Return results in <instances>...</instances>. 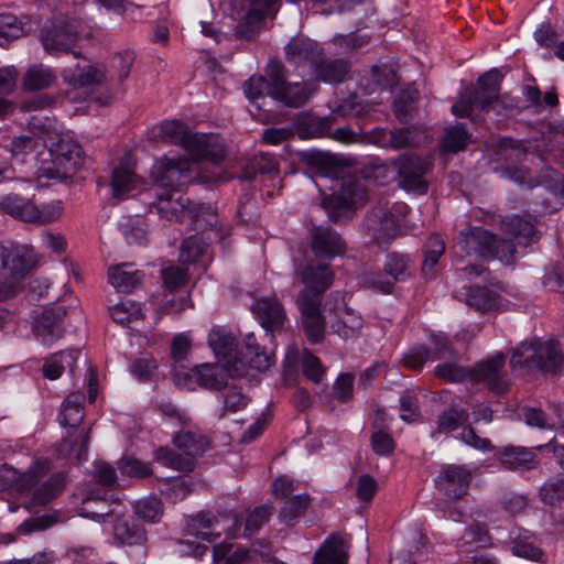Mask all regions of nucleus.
<instances>
[{"label": "nucleus", "instance_id": "nucleus-1", "mask_svg": "<svg viewBox=\"0 0 564 564\" xmlns=\"http://www.w3.org/2000/svg\"><path fill=\"white\" fill-rule=\"evenodd\" d=\"M243 91L258 109L265 105L267 97L285 107L299 108L307 102L313 89L307 83L286 80V69L279 61H270L265 76H252L243 85Z\"/></svg>", "mask_w": 564, "mask_h": 564}, {"label": "nucleus", "instance_id": "nucleus-2", "mask_svg": "<svg viewBox=\"0 0 564 564\" xmlns=\"http://www.w3.org/2000/svg\"><path fill=\"white\" fill-rule=\"evenodd\" d=\"M208 345L231 377H243L250 370L264 371L271 367V356L260 347L252 333L245 336L243 348L239 349L230 332L216 326L208 334Z\"/></svg>", "mask_w": 564, "mask_h": 564}, {"label": "nucleus", "instance_id": "nucleus-3", "mask_svg": "<svg viewBox=\"0 0 564 564\" xmlns=\"http://www.w3.org/2000/svg\"><path fill=\"white\" fill-rule=\"evenodd\" d=\"M453 253L456 264L465 258H474L475 260L498 259L505 264H511L516 259V248L510 241L499 239L482 227H470L462 230L453 247Z\"/></svg>", "mask_w": 564, "mask_h": 564}, {"label": "nucleus", "instance_id": "nucleus-4", "mask_svg": "<svg viewBox=\"0 0 564 564\" xmlns=\"http://www.w3.org/2000/svg\"><path fill=\"white\" fill-rule=\"evenodd\" d=\"M36 262L34 251L28 246L0 243V302L20 293Z\"/></svg>", "mask_w": 564, "mask_h": 564}, {"label": "nucleus", "instance_id": "nucleus-5", "mask_svg": "<svg viewBox=\"0 0 564 564\" xmlns=\"http://www.w3.org/2000/svg\"><path fill=\"white\" fill-rule=\"evenodd\" d=\"M563 356L553 340L523 341L512 352L510 367L512 370L531 372H555L562 365Z\"/></svg>", "mask_w": 564, "mask_h": 564}, {"label": "nucleus", "instance_id": "nucleus-6", "mask_svg": "<svg viewBox=\"0 0 564 564\" xmlns=\"http://www.w3.org/2000/svg\"><path fill=\"white\" fill-rule=\"evenodd\" d=\"M501 74L497 69L484 74L478 79V88L466 87L462 90L458 101L452 106V112L457 117H469L474 106L488 110L499 104Z\"/></svg>", "mask_w": 564, "mask_h": 564}, {"label": "nucleus", "instance_id": "nucleus-7", "mask_svg": "<svg viewBox=\"0 0 564 564\" xmlns=\"http://www.w3.org/2000/svg\"><path fill=\"white\" fill-rule=\"evenodd\" d=\"M366 189L360 182L352 177H344L338 191L334 189L330 197L322 200L328 218L334 223L348 220L352 210L366 200Z\"/></svg>", "mask_w": 564, "mask_h": 564}, {"label": "nucleus", "instance_id": "nucleus-8", "mask_svg": "<svg viewBox=\"0 0 564 564\" xmlns=\"http://www.w3.org/2000/svg\"><path fill=\"white\" fill-rule=\"evenodd\" d=\"M156 196L154 207L161 217L169 220L183 221L185 218H189L198 223L205 214L208 216L207 224H213L215 219L210 206H191L189 198L181 192H158Z\"/></svg>", "mask_w": 564, "mask_h": 564}, {"label": "nucleus", "instance_id": "nucleus-9", "mask_svg": "<svg viewBox=\"0 0 564 564\" xmlns=\"http://www.w3.org/2000/svg\"><path fill=\"white\" fill-rule=\"evenodd\" d=\"M150 174L158 192L178 193L191 181V162L184 158H163L153 164Z\"/></svg>", "mask_w": 564, "mask_h": 564}, {"label": "nucleus", "instance_id": "nucleus-10", "mask_svg": "<svg viewBox=\"0 0 564 564\" xmlns=\"http://www.w3.org/2000/svg\"><path fill=\"white\" fill-rule=\"evenodd\" d=\"M391 165L398 173L401 188L420 194L426 193L427 182L424 177L432 167L430 159L415 154H402L391 160Z\"/></svg>", "mask_w": 564, "mask_h": 564}, {"label": "nucleus", "instance_id": "nucleus-11", "mask_svg": "<svg viewBox=\"0 0 564 564\" xmlns=\"http://www.w3.org/2000/svg\"><path fill=\"white\" fill-rule=\"evenodd\" d=\"M80 153L77 144L61 141L55 150L50 151L51 163L41 167L42 176L56 181L66 180L82 165Z\"/></svg>", "mask_w": 564, "mask_h": 564}, {"label": "nucleus", "instance_id": "nucleus-12", "mask_svg": "<svg viewBox=\"0 0 564 564\" xmlns=\"http://www.w3.org/2000/svg\"><path fill=\"white\" fill-rule=\"evenodd\" d=\"M80 153L77 144L61 141L55 150L50 151L51 163L41 167L42 176L56 181L66 180L82 165Z\"/></svg>", "mask_w": 564, "mask_h": 564}, {"label": "nucleus", "instance_id": "nucleus-13", "mask_svg": "<svg viewBox=\"0 0 564 564\" xmlns=\"http://www.w3.org/2000/svg\"><path fill=\"white\" fill-rule=\"evenodd\" d=\"M106 496L105 490L86 492L79 508V516L100 522L104 531H109V525L115 522V519L123 517V507L119 502L108 503Z\"/></svg>", "mask_w": 564, "mask_h": 564}, {"label": "nucleus", "instance_id": "nucleus-14", "mask_svg": "<svg viewBox=\"0 0 564 564\" xmlns=\"http://www.w3.org/2000/svg\"><path fill=\"white\" fill-rule=\"evenodd\" d=\"M78 20H56L42 32L44 48L51 54L67 53L80 33Z\"/></svg>", "mask_w": 564, "mask_h": 564}, {"label": "nucleus", "instance_id": "nucleus-15", "mask_svg": "<svg viewBox=\"0 0 564 564\" xmlns=\"http://www.w3.org/2000/svg\"><path fill=\"white\" fill-rule=\"evenodd\" d=\"M296 303L306 338L312 344L319 343L324 338L325 322L321 314L322 301L318 294L301 291Z\"/></svg>", "mask_w": 564, "mask_h": 564}, {"label": "nucleus", "instance_id": "nucleus-16", "mask_svg": "<svg viewBox=\"0 0 564 564\" xmlns=\"http://www.w3.org/2000/svg\"><path fill=\"white\" fill-rule=\"evenodd\" d=\"M227 375L224 364L205 362L195 366L189 372L175 371L174 379L177 384L192 388L193 383L208 390H219L226 384Z\"/></svg>", "mask_w": 564, "mask_h": 564}, {"label": "nucleus", "instance_id": "nucleus-17", "mask_svg": "<svg viewBox=\"0 0 564 564\" xmlns=\"http://www.w3.org/2000/svg\"><path fill=\"white\" fill-rule=\"evenodd\" d=\"M503 366L505 356L500 352L496 354L471 370V382L484 383L490 391L498 394L506 392L510 381Z\"/></svg>", "mask_w": 564, "mask_h": 564}, {"label": "nucleus", "instance_id": "nucleus-18", "mask_svg": "<svg viewBox=\"0 0 564 564\" xmlns=\"http://www.w3.org/2000/svg\"><path fill=\"white\" fill-rule=\"evenodd\" d=\"M310 245L314 256L325 260L343 256L347 248L341 236L328 226H313L310 230Z\"/></svg>", "mask_w": 564, "mask_h": 564}, {"label": "nucleus", "instance_id": "nucleus-19", "mask_svg": "<svg viewBox=\"0 0 564 564\" xmlns=\"http://www.w3.org/2000/svg\"><path fill=\"white\" fill-rule=\"evenodd\" d=\"M66 315L67 310L63 305L45 310L33 323V333L36 339L45 346L59 339L65 332Z\"/></svg>", "mask_w": 564, "mask_h": 564}, {"label": "nucleus", "instance_id": "nucleus-20", "mask_svg": "<svg viewBox=\"0 0 564 564\" xmlns=\"http://www.w3.org/2000/svg\"><path fill=\"white\" fill-rule=\"evenodd\" d=\"M473 477V470L464 465H446L435 478V484L444 495L458 499L467 495Z\"/></svg>", "mask_w": 564, "mask_h": 564}, {"label": "nucleus", "instance_id": "nucleus-21", "mask_svg": "<svg viewBox=\"0 0 564 564\" xmlns=\"http://www.w3.org/2000/svg\"><path fill=\"white\" fill-rule=\"evenodd\" d=\"M294 274L305 285L302 291L317 293L321 300L323 292L332 285L334 279V273L328 264L313 261L295 264Z\"/></svg>", "mask_w": 564, "mask_h": 564}, {"label": "nucleus", "instance_id": "nucleus-22", "mask_svg": "<svg viewBox=\"0 0 564 564\" xmlns=\"http://www.w3.org/2000/svg\"><path fill=\"white\" fill-rule=\"evenodd\" d=\"M318 43L307 37H294L285 46L286 62L295 67H307L313 72L322 61Z\"/></svg>", "mask_w": 564, "mask_h": 564}, {"label": "nucleus", "instance_id": "nucleus-23", "mask_svg": "<svg viewBox=\"0 0 564 564\" xmlns=\"http://www.w3.org/2000/svg\"><path fill=\"white\" fill-rule=\"evenodd\" d=\"M369 141L380 148L401 150L417 144V130L415 128H376L369 134Z\"/></svg>", "mask_w": 564, "mask_h": 564}, {"label": "nucleus", "instance_id": "nucleus-24", "mask_svg": "<svg viewBox=\"0 0 564 564\" xmlns=\"http://www.w3.org/2000/svg\"><path fill=\"white\" fill-rule=\"evenodd\" d=\"M64 80L75 88H84L100 84L106 74L86 58L78 59L75 64L65 67L62 72Z\"/></svg>", "mask_w": 564, "mask_h": 564}, {"label": "nucleus", "instance_id": "nucleus-25", "mask_svg": "<svg viewBox=\"0 0 564 564\" xmlns=\"http://www.w3.org/2000/svg\"><path fill=\"white\" fill-rule=\"evenodd\" d=\"M181 145L195 159H208L217 162L224 156V148L213 135L192 133L187 130Z\"/></svg>", "mask_w": 564, "mask_h": 564}, {"label": "nucleus", "instance_id": "nucleus-26", "mask_svg": "<svg viewBox=\"0 0 564 564\" xmlns=\"http://www.w3.org/2000/svg\"><path fill=\"white\" fill-rule=\"evenodd\" d=\"M368 234L378 242L384 243L395 237L399 230L398 219L383 208L373 210L366 217Z\"/></svg>", "mask_w": 564, "mask_h": 564}, {"label": "nucleus", "instance_id": "nucleus-27", "mask_svg": "<svg viewBox=\"0 0 564 564\" xmlns=\"http://www.w3.org/2000/svg\"><path fill=\"white\" fill-rule=\"evenodd\" d=\"M348 546L339 533L330 534L315 552L313 564H346Z\"/></svg>", "mask_w": 564, "mask_h": 564}, {"label": "nucleus", "instance_id": "nucleus-28", "mask_svg": "<svg viewBox=\"0 0 564 564\" xmlns=\"http://www.w3.org/2000/svg\"><path fill=\"white\" fill-rule=\"evenodd\" d=\"M0 212L24 223H32L37 216L36 205L29 198L10 193L0 197Z\"/></svg>", "mask_w": 564, "mask_h": 564}, {"label": "nucleus", "instance_id": "nucleus-29", "mask_svg": "<svg viewBox=\"0 0 564 564\" xmlns=\"http://www.w3.org/2000/svg\"><path fill=\"white\" fill-rule=\"evenodd\" d=\"M252 311L264 328H278L283 325L285 312L276 297H262L254 302Z\"/></svg>", "mask_w": 564, "mask_h": 564}, {"label": "nucleus", "instance_id": "nucleus-30", "mask_svg": "<svg viewBox=\"0 0 564 564\" xmlns=\"http://www.w3.org/2000/svg\"><path fill=\"white\" fill-rule=\"evenodd\" d=\"M140 181L134 173L132 164L126 160L115 167L111 175L112 196L122 199L126 195L137 188Z\"/></svg>", "mask_w": 564, "mask_h": 564}, {"label": "nucleus", "instance_id": "nucleus-31", "mask_svg": "<svg viewBox=\"0 0 564 564\" xmlns=\"http://www.w3.org/2000/svg\"><path fill=\"white\" fill-rule=\"evenodd\" d=\"M335 319L330 321V328L341 338L355 336L362 327V317L351 308L343 305L335 308Z\"/></svg>", "mask_w": 564, "mask_h": 564}, {"label": "nucleus", "instance_id": "nucleus-32", "mask_svg": "<svg viewBox=\"0 0 564 564\" xmlns=\"http://www.w3.org/2000/svg\"><path fill=\"white\" fill-rule=\"evenodd\" d=\"M142 278V273L130 263L111 267L108 271L110 284L123 293L133 291L141 283Z\"/></svg>", "mask_w": 564, "mask_h": 564}, {"label": "nucleus", "instance_id": "nucleus-33", "mask_svg": "<svg viewBox=\"0 0 564 564\" xmlns=\"http://www.w3.org/2000/svg\"><path fill=\"white\" fill-rule=\"evenodd\" d=\"M501 465L508 469H531L534 466L535 455L533 452L521 446H505L497 452Z\"/></svg>", "mask_w": 564, "mask_h": 564}, {"label": "nucleus", "instance_id": "nucleus-34", "mask_svg": "<svg viewBox=\"0 0 564 564\" xmlns=\"http://www.w3.org/2000/svg\"><path fill=\"white\" fill-rule=\"evenodd\" d=\"M84 401L85 395L80 392H73L66 397L59 414V422L63 426H79L84 417Z\"/></svg>", "mask_w": 564, "mask_h": 564}, {"label": "nucleus", "instance_id": "nucleus-35", "mask_svg": "<svg viewBox=\"0 0 564 564\" xmlns=\"http://www.w3.org/2000/svg\"><path fill=\"white\" fill-rule=\"evenodd\" d=\"M173 443L191 459L202 455L209 447V442L204 435L191 431L177 433L173 437Z\"/></svg>", "mask_w": 564, "mask_h": 564}, {"label": "nucleus", "instance_id": "nucleus-36", "mask_svg": "<svg viewBox=\"0 0 564 564\" xmlns=\"http://www.w3.org/2000/svg\"><path fill=\"white\" fill-rule=\"evenodd\" d=\"M217 520L207 513H199L192 518L186 525L187 533L196 539L213 542L220 536L216 530Z\"/></svg>", "mask_w": 564, "mask_h": 564}, {"label": "nucleus", "instance_id": "nucleus-37", "mask_svg": "<svg viewBox=\"0 0 564 564\" xmlns=\"http://www.w3.org/2000/svg\"><path fill=\"white\" fill-rule=\"evenodd\" d=\"M349 70V64L345 59H324L318 62L312 74L325 83H340Z\"/></svg>", "mask_w": 564, "mask_h": 564}, {"label": "nucleus", "instance_id": "nucleus-38", "mask_svg": "<svg viewBox=\"0 0 564 564\" xmlns=\"http://www.w3.org/2000/svg\"><path fill=\"white\" fill-rule=\"evenodd\" d=\"M464 302L476 312L492 311L498 305L497 294L486 288H469L464 294Z\"/></svg>", "mask_w": 564, "mask_h": 564}, {"label": "nucleus", "instance_id": "nucleus-39", "mask_svg": "<svg viewBox=\"0 0 564 564\" xmlns=\"http://www.w3.org/2000/svg\"><path fill=\"white\" fill-rule=\"evenodd\" d=\"M510 538L512 540V554L535 562L544 561V552L535 544L534 538L532 535L527 533H518L517 535H513L512 532Z\"/></svg>", "mask_w": 564, "mask_h": 564}, {"label": "nucleus", "instance_id": "nucleus-40", "mask_svg": "<svg viewBox=\"0 0 564 564\" xmlns=\"http://www.w3.org/2000/svg\"><path fill=\"white\" fill-rule=\"evenodd\" d=\"M118 545H134L145 540V533L137 525L130 527L129 523L120 517L109 525Z\"/></svg>", "mask_w": 564, "mask_h": 564}, {"label": "nucleus", "instance_id": "nucleus-41", "mask_svg": "<svg viewBox=\"0 0 564 564\" xmlns=\"http://www.w3.org/2000/svg\"><path fill=\"white\" fill-rule=\"evenodd\" d=\"M34 485V473L32 470L20 476L18 471L10 466L3 465L0 468V490L15 488L19 491H24L33 488Z\"/></svg>", "mask_w": 564, "mask_h": 564}, {"label": "nucleus", "instance_id": "nucleus-42", "mask_svg": "<svg viewBox=\"0 0 564 564\" xmlns=\"http://www.w3.org/2000/svg\"><path fill=\"white\" fill-rule=\"evenodd\" d=\"M135 55L132 51H123L115 54L109 62V80L123 83L130 75Z\"/></svg>", "mask_w": 564, "mask_h": 564}, {"label": "nucleus", "instance_id": "nucleus-43", "mask_svg": "<svg viewBox=\"0 0 564 564\" xmlns=\"http://www.w3.org/2000/svg\"><path fill=\"white\" fill-rule=\"evenodd\" d=\"M218 398L223 403L220 416H224L227 413L241 411L249 403V397L236 384L227 386Z\"/></svg>", "mask_w": 564, "mask_h": 564}, {"label": "nucleus", "instance_id": "nucleus-44", "mask_svg": "<svg viewBox=\"0 0 564 564\" xmlns=\"http://www.w3.org/2000/svg\"><path fill=\"white\" fill-rule=\"evenodd\" d=\"M470 141V134L462 123L445 129L442 140V149L444 152L457 153L463 151Z\"/></svg>", "mask_w": 564, "mask_h": 564}, {"label": "nucleus", "instance_id": "nucleus-45", "mask_svg": "<svg viewBox=\"0 0 564 564\" xmlns=\"http://www.w3.org/2000/svg\"><path fill=\"white\" fill-rule=\"evenodd\" d=\"M445 252V242L437 235H432L424 246L422 271L426 276H433L434 267Z\"/></svg>", "mask_w": 564, "mask_h": 564}, {"label": "nucleus", "instance_id": "nucleus-46", "mask_svg": "<svg viewBox=\"0 0 564 564\" xmlns=\"http://www.w3.org/2000/svg\"><path fill=\"white\" fill-rule=\"evenodd\" d=\"M214 561L224 564H242L249 560V552L245 546L231 543H219L214 546Z\"/></svg>", "mask_w": 564, "mask_h": 564}, {"label": "nucleus", "instance_id": "nucleus-47", "mask_svg": "<svg viewBox=\"0 0 564 564\" xmlns=\"http://www.w3.org/2000/svg\"><path fill=\"white\" fill-rule=\"evenodd\" d=\"M113 322L122 326H129L132 322L143 317L141 306L130 300L122 301L110 308Z\"/></svg>", "mask_w": 564, "mask_h": 564}, {"label": "nucleus", "instance_id": "nucleus-48", "mask_svg": "<svg viewBox=\"0 0 564 564\" xmlns=\"http://www.w3.org/2000/svg\"><path fill=\"white\" fill-rule=\"evenodd\" d=\"M416 100L417 91L412 88L404 89L398 95L393 112L400 122H409L413 118Z\"/></svg>", "mask_w": 564, "mask_h": 564}, {"label": "nucleus", "instance_id": "nucleus-49", "mask_svg": "<svg viewBox=\"0 0 564 564\" xmlns=\"http://www.w3.org/2000/svg\"><path fill=\"white\" fill-rule=\"evenodd\" d=\"M187 130L178 120H166L153 129V137L169 143L182 144Z\"/></svg>", "mask_w": 564, "mask_h": 564}, {"label": "nucleus", "instance_id": "nucleus-50", "mask_svg": "<svg viewBox=\"0 0 564 564\" xmlns=\"http://www.w3.org/2000/svg\"><path fill=\"white\" fill-rule=\"evenodd\" d=\"M39 139L33 135H19L6 141L2 147L11 153L12 158L24 162L25 158L34 152Z\"/></svg>", "mask_w": 564, "mask_h": 564}, {"label": "nucleus", "instance_id": "nucleus-51", "mask_svg": "<svg viewBox=\"0 0 564 564\" xmlns=\"http://www.w3.org/2000/svg\"><path fill=\"white\" fill-rule=\"evenodd\" d=\"M508 234H510L518 245L527 246L535 241V231L533 225L528 219L514 216L506 225Z\"/></svg>", "mask_w": 564, "mask_h": 564}, {"label": "nucleus", "instance_id": "nucleus-52", "mask_svg": "<svg viewBox=\"0 0 564 564\" xmlns=\"http://www.w3.org/2000/svg\"><path fill=\"white\" fill-rule=\"evenodd\" d=\"M54 78L48 67L33 66L25 73L23 84L26 89L40 90L50 87Z\"/></svg>", "mask_w": 564, "mask_h": 564}, {"label": "nucleus", "instance_id": "nucleus-53", "mask_svg": "<svg viewBox=\"0 0 564 564\" xmlns=\"http://www.w3.org/2000/svg\"><path fill=\"white\" fill-rule=\"evenodd\" d=\"M468 414L464 409L451 408L444 411L437 420V430L432 433V437H435L437 433H448L455 431L460 424L467 421Z\"/></svg>", "mask_w": 564, "mask_h": 564}, {"label": "nucleus", "instance_id": "nucleus-54", "mask_svg": "<svg viewBox=\"0 0 564 564\" xmlns=\"http://www.w3.org/2000/svg\"><path fill=\"white\" fill-rule=\"evenodd\" d=\"M411 260L409 256L401 253H390L384 263V271L397 282L410 276Z\"/></svg>", "mask_w": 564, "mask_h": 564}, {"label": "nucleus", "instance_id": "nucleus-55", "mask_svg": "<svg viewBox=\"0 0 564 564\" xmlns=\"http://www.w3.org/2000/svg\"><path fill=\"white\" fill-rule=\"evenodd\" d=\"M155 458L162 465L181 471H189L194 468V460L182 458L175 452L167 447H161L155 452Z\"/></svg>", "mask_w": 564, "mask_h": 564}, {"label": "nucleus", "instance_id": "nucleus-56", "mask_svg": "<svg viewBox=\"0 0 564 564\" xmlns=\"http://www.w3.org/2000/svg\"><path fill=\"white\" fill-rule=\"evenodd\" d=\"M276 171V163L270 154H260L254 156L247 169L239 178L242 181H250L253 178L256 173L271 174Z\"/></svg>", "mask_w": 564, "mask_h": 564}, {"label": "nucleus", "instance_id": "nucleus-57", "mask_svg": "<svg viewBox=\"0 0 564 564\" xmlns=\"http://www.w3.org/2000/svg\"><path fill=\"white\" fill-rule=\"evenodd\" d=\"M192 491V482L189 479L176 478L162 484V495L175 503L183 500Z\"/></svg>", "mask_w": 564, "mask_h": 564}, {"label": "nucleus", "instance_id": "nucleus-58", "mask_svg": "<svg viewBox=\"0 0 564 564\" xmlns=\"http://www.w3.org/2000/svg\"><path fill=\"white\" fill-rule=\"evenodd\" d=\"M208 243L202 236L195 235L185 239L181 247V259L184 262H195L207 250Z\"/></svg>", "mask_w": 564, "mask_h": 564}, {"label": "nucleus", "instance_id": "nucleus-59", "mask_svg": "<svg viewBox=\"0 0 564 564\" xmlns=\"http://www.w3.org/2000/svg\"><path fill=\"white\" fill-rule=\"evenodd\" d=\"M135 513L145 521L156 522L162 514V502L159 498L150 496L134 503Z\"/></svg>", "mask_w": 564, "mask_h": 564}, {"label": "nucleus", "instance_id": "nucleus-60", "mask_svg": "<svg viewBox=\"0 0 564 564\" xmlns=\"http://www.w3.org/2000/svg\"><path fill=\"white\" fill-rule=\"evenodd\" d=\"M395 282L386 271L384 273L366 272L360 278V283L364 288L382 293H390Z\"/></svg>", "mask_w": 564, "mask_h": 564}, {"label": "nucleus", "instance_id": "nucleus-61", "mask_svg": "<svg viewBox=\"0 0 564 564\" xmlns=\"http://www.w3.org/2000/svg\"><path fill=\"white\" fill-rule=\"evenodd\" d=\"M540 498L545 505L552 507L564 501V477L546 481L540 488Z\"/></svg>", "mask_w": 564, "mask_h": 564}, {"label": "nucleus", "instance_id": "nucleus-62", "mask_svg": "<svg viewBox=\"0 0 564 564\" xmlns=\"http://www.w3.org/2000/svg\"><path fill=\"white\" fill-rule=\"evenodd\" d=\"M156 369V360L149 356L135 358L129 365L130 373L139 381H150Z\"/></svg>", "mask_w": 564, "mask_h": 564}, {"label": "nucleus", "instance_id": "nucleus-63", "mask_svg": "<svg viewBox=\"0 0 564 564\" xmlns=\"http://www.w3.org/2000/svg\"><path fill=\"white\" fill-rule=\"evenodd\" d=\"M310 497L307 495H297L288 499L280 511V518L283 522L290 523L301 516L307 508Z\"/></svg>", "mask_w": 564, "mask_h": 564}, {"label": "nucleus", "instance_id": "nucleus-64", "mask_svg": "<svg viewBox=\"0 0 564 564\" xmlns=\"http://www.w3.org/2000/svg\"><path fill=\"white\" fill-rule=\"evenodd\" d=\"M88 441H89V433L88 432H82L75 442L69 440H64L59 445V452L65 457H72L75 456L77 460H82L87 453L88 449Z\"/></svg>", "mask_w": 564, "mask_h": 564}]
</instances>
